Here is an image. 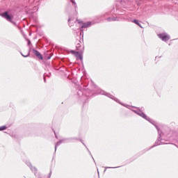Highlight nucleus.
Segmentation results:
<instances>
[{"instance_id":"1","label":"nucleus","mask_w":178,"mask_h":178,"mask_svg":"<svg viewBox=\"0 0 178 178\" xmlns=\"http://www.w3.org/2000/svg\"><path fill=\"white\" fill-rule=\"evenodd\" d=\"M0 16L6 19V20H8V22H12V20L13 19V15H9V13H8V11L2 13L1 14H0Z\"/></svg>"},{"instance_id":"2","label":"nucleus","mask_w":178,"mask_h":178,"mask_svg":"<svg viewBox=\"0 0 178 178\" xmlns=\"http://www.w3.org/2000/svg\"><path fill=\"white\" fill-rule=\"evenodd\" d=\"M158 37L161 38L162 41H169V40H170V37L166 33H160L158 35Z\"/></svg>"},{"instance_id":"3","label":"nucleus","mask_w":178,"mask_h":178,"mask_svg":"<svg viewBox=\"0 0 178 178\" xmlns=\"http://www.w3.org/2000/svg\"><path fill=\"white\" fill-rule=\"evenodd\" d=\"M71 54L75 55L76 59H79V60H83V54L79 51L76 52L74 51H71Z\"/></svg>"},{"instance_id":"4","label":"nucleus","mask_w":178,"mask_h":178,"mask_svg":"<svg viewBox=\"0 0 178 178\" xmlns=\"http://www.w3.org/2000/svg\"><path fill=\"white\" fill-rule=\"evenodd\" d=\"M33 52L34 55H35V56H37V58H38L39 59L42 60V55H41V54L39 53L38 51L33 50Z\"/></svg>"},{"instance_id":"5","label":"nucleus","mask_w":178,"mask_h":178,"mask_svg":"<svg viewBox=\"0 0 178 178\" xmlns=\"http://www.w3.org/2000/svg\"><path fill=\"white\" fill-rule=\"evenodd\" d=\"M82 24H83L81 26L82 29H87V27H90L91 26V22H88V23H85V24L82 23Z\"/></svg>"},{"instance_id":"6","label":"nucleus","mask_w":178,"mask_h":178,"mask_svg":"<svg viewBox=\"0 0 178 178\" xmlns=\"http://www.w3.org/2000/svg\"><path fill=\"white\" fill-rule=\"evenodd\" d=\"M107 22H116V18L115 17H108L106 19Z\"/></svg>"},{"instance_id":"7","label":"nucleus","mask_w":178,"mask_h":178,"mask_svg":"<svg viewBox=\"0 0 178 178\" xmlns=\"http://www.w3.org/2000/svg\"><path fill=\"white\" fill-rule=\"evenodd\" d=\"M75 43L76 44V48H80V44H81V42L79 40H76Z\"/></svg>"},{"instance_id":"8","label":"nucleus","mask_w":178,"mask_h":178,"mask_svg":"<svg viewBox=\"0 0 178 178\" xmlns=\"http://www.w3.org/2000/svg\"><path fill=\"white\" fill-rule=\"evenodd\" d=\"M134 23H135V24H137L138 26H140V27H141V25L140 24V23H138V20L134 19Z\"/></svg>"},{"instance_id":"9","label":"nucleus","mask_w":178,"mask_h":178,"mask_svg":"<svg viewBox=\"0 0 178 178\" xmlns=\"http://www.w3.org/2000/svg\"><path fill=\"white\" fill-rule=\"evenodd\" d=\"M3 130H6V126L0 127V131H3Z\"/></svg>"},{"instance_id":"10","label":"nucleus","mask_w":178,"mask_h":178,"mask_svg":"<svg viewBox=\"0 0 178 178\" xmlns=\"http://www.w3.org/2000/svg\"><path fill=\"white\" fill-rule=\"evenodd\" d=\"M76 22L79 24H82L83 22L80 21V19H76Z\"/></svg>"},{"instance_id":"11","label":"nucleus","mask_w":178,"mask_h":178,"mask_svg":"<svg viewBox=\"0 0 178 178\" xmlns=\"http://www.w3.org/2000/svg\"><path fill=\"white\" fill-rule=\"evenodd\" d=\"M22 56H24V57H25V58H26L27 56H24V55H23V54H22Z\"/></svg>"}]
</instances>
